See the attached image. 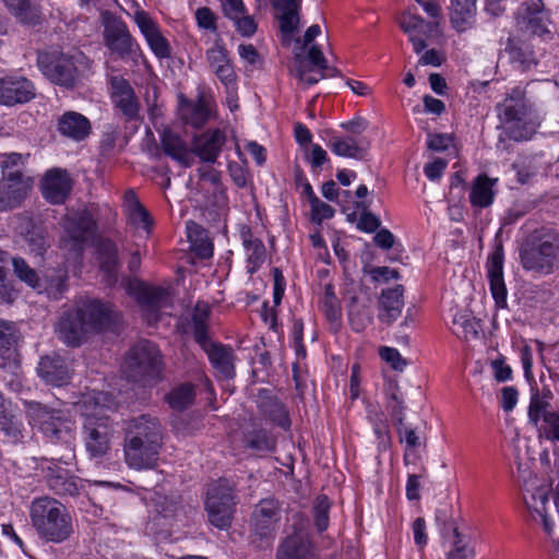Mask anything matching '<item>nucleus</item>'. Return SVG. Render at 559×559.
Returning <instances> with one entry per match:
<instances>
[{
    "mask_svg": "<svg viewBox=\"0 0 559 559\" xmlns=\"http://www.w3.org/2000/svg\"><path fill=\"white\" fill-rule=\"evenodd\" d=\"M106 395L102 392L85 396L78 406L84 416L83 440L91 459H103L111 448L116 432L114 423L104 414Z\"/></svg>",
    "mask_w": 559,
    "mask_h": 559,
    "instance_id": "1",
    "label": "nucleus"
},
{
    "mask_svg": "<svg viewBox=\"0 0 559 559\" xmlns=\"http://www.w3.org/2000/svg\"><path fill=\"white\" fill-rule=\"evenodd\" d=\"M29 519L38 537L47 543H62L73 533L68 509L52 497L34 499L29 507Z\"/></svg>",
    "mask_w": 559,
    "mask_h": 559,
    "instance_id": "2",
    "label": "nucleus"
},
{
    "mask_svg": "<svg viewBox=\"0 0 559 559\" xmlns=\"http://www.w3.org/2000/svg\"><path fill=\"white\" fill-rule=\"evenodd\" d=\"M520 262L526 271L551 274L559 262V231L550 227L532 231L520 246Z\"/></svg>",
    "mask_w": 559,
    "mask_h": 559,
    "instance_id": "3",
    "label": "nucleus"
},
{
    "mask_svg": "<svg viewBox=\"0 0 559 559\" xmlns=\"http://www.w3.org/2000/svg\"><path fill=\"white\" fill-rule=\"evenodd\" d=\"M121 285L135 299L148 324L157 323L171 307L170 285H155L138 277L123 278Z\"/></svg>",
    "mask_w": 559,
    "mask_h": 559,
    "instance_id": "4",
    "label": "nucleus"
},
{
    "mask_svg": "<svg viewBox=\"0 0 559 559\" xmlns=\"http://www.w3.org/2000/svg\"><path fill=\"white\" fill-rule=\"evenodd\" d=\"M162 358L157 346L146 340L133 345L124 358L123 372L133 382L146 385L162 373Z\"/></svg>",
    "mask_w": 559,
    "mask_h": 559,
    "instance_id": "5",
    "label": "nucleus"
},
{
    "mask_svg": "<svg viewBox=\"0 0 559 559\" xmlns=\"http://www.w3.org/2000/svg\"><path fill=\"white\" fill-rule=\"evenodd\" d=\"M29 421L38 427L51 442H62L67 449H72V421L63 411L52 409L37 402L27 406Z\"/></svg>",
    "mask_w": 559,
    "mask_h": 559,
    "instance_id": "6",
    "label": "nucleus"
},
{
    "mask_svg": "<svg viewBox=\"0 0 559 559\" xmlns=\"http://www.w3.org/2000/svg\"><path fill=\"white\" fill-rule=\"evenodd\" d=\"M83 59V53L79 51L74 53L51 51L38 57V66L50 82L69 88L73 87L79 80Z\"/></svg>",
    "mask_w": 559,
    "mask_h": 559,
    "instance_id": "7",
    "label": "nucleus"
},
{
    "mask_svg": "<svg viewBox=\"0 0 559 559\" xmlns=\"http://www.w3.org/2000/svg\"><path fill=\"white\" fill-rule=\"evenodd\" d=\"M234 499V485L229 480L221 478L209 486L205 509L212 525L219 530L231 525Z\"/></svg>",
    "mask_w": 559,
    "mask_h": 559,
    "instance_id": "8",
    "label": "nucleus"
},
{
    "mask_svg": "<svg viewBox=\"0 0 559 559\" xmlns=\"http://www.w3.org/2000/svg\"><path fill=\"white\" fill-rule=\"evenodd\" d=\"M73 459L72 449L68 450V454L60 459L52 457L45 460L43 463V472L47 486L58 496H78L83 489L82 480L72 474L63 464L68 465Z\"/></svg>",
    "mask_w": 559,
    "mask_h": 559,
    "instance_id": "9",
    "label": "nucleus"
},
{
    "mask_svg": "<svg viewBox=\"0 0 559 559\" xmlns=\"http://www.w3.org/2000/svg\"><path fill=\"white\" fill-rule=\"evenodd\" d=\"M61 241L69 250L80 252L84 245L94 236L96 222L90 211L83 210L68 214L62 223Z\"/></svg>",
    "mask_w": 559,
    "mask_h": 559,
    "instance_id": "10",
    "label": "nucleus"
},
{
    "mask_svg": "<svg viewBox=\"0 0 559 559\" xmlns=\"http://www.w3.org/2000/svg\"><path fill=\"white\" fill-rule=\"evenodd\" d=\"M104 40L105 45L123 60L135 61L139 57V46L121 19L110 14L104 16Z\"/></svg>",
    "mask_w": 559,
    "mask_h": 559,
    "instance_id": "11",
    "label": "nucleus"
},
{
    "mask_svg": "<svg viewBox=\"0 0 559 559\" xmlns=\"http://www.w3.org/2000/svg\"><path fill=\"white\" fill-rule=\"evenodd\" d=\"M278 520V503L273 499L261 500L251 518V542L259 548L269 546Z\"/></svg>",
    "mask_w": 559,
    "mask_h": 559,
    "instance_id": "12",
    "label": "nucleus"
},
{
    "mask_svg": "<svg viewBox=\"0 0 559 559\" xmlns=\"http://www.w3.org/2000/svg\"><path fill=\"white\" fill-rule=\"evenodd\" d=\"M153 515L147 531L157 545L170 544L175 522V502L171 498L155 492L153 498Z\"/></svg>",
    "mask_w": 559,
    "mask_h": 559,
    "instance_id": "13",
    "label": "nucleus"
},
{
    "mask_svg": "<svg viewBox=\"0 0 559 559\" xmlns=\"http://www.w3.org/2000/svg\"><path fill=\"white\" fill-rule=\"evenodd\" d=\"M306 528L307 521L301 515H295L293 532L280 544L276 559H313L311 543Z\"/></svg>",
    "mask_w": 559,
    "mask_h": 559,
    "instance_id": "14",
    "label": "nucleus"
},
{
    "mask_svg": "<svg viewBox=\"0 0 559 559\" xmlns=\"http://www.w3.org/2000/svg\"><path fill=\"white\" fill-rule=\"evenodd\" d=\"M212 310L207 302L199 300L194 307L181 314L179 330L182 334L191 335L199 346H204L211 340L210 319Z\"/></svg>",
    "mask_w": 559,
    "mask_h": 559,
    "instance_id": "15",
    "label": "nucleus"
},
{
    "mask_svg": "<svg viewBox=\"0 0 559 559\" xmlns=\"http://www.w3.org/2000/svg\"><path fill=\"white\" fill-rule=\"evenodd\" d=\"M76 309L84 319L90 332L110 329L119 320V312L112 305L98 299H85L76 304Z\"/></svg>",
    "mask_w": 559,
    "mask_h": 559,
    "instance_id": "16",
    "label": "nucleus"
},
{
    "mask_svg": "<svg viewBox=\"0 0 559 559\" xmlns=\"http://www.w3.org/2000/svg\"><path fill=\"white\" fill-rule=\"evenodd\" d=\"M322 70H328V61L317 45L309 48L307 56L295 55L293 72L300 82L307 85L318 83L324 78Z\"/></svg>",
    "mask_w": 559,
    "mask_h": 559,
    "instance_id": "17",
    "label": "nucleus"
},
{
    "mask_svg": "<svg viewBox=\"0 0 559 559\" xmlns=\"http://www.w3.org/2000/svg\"><path fill=\"white\" fill-rule=\"evenodd\" d=\"M35 97V87L25 76L7 75L0 78V104L14 106Z\"/></svg>",
    "mask_w": 559,
    "mask_h": 559,
    "instance_id": "18",
    "label": "nucleus"
},
{
    "mask_svg": "<svg viewBox=\"0 0 559 559\" xmlns=\"http://www.w3.org/2000/svg\"><path fill=\"white\" fill-rule=\"evenodd\" d=\"M72 190V179L66 169L46 171L41 181L43 197L51 204H63Z\"/></svg>",
    "mask_w": 559,
    "mask_h": 559,
    "instance_id": "19",
    "label": "nucleus"
},
{
    "mask_svg": "<svg viewBox=\"0 0 559 559\" xmlns=\"http://www.w3.org/2000/svg\"><path fill=\"white\" fill-rule=\"evenodd\" d=\"M124 440L138 437L140 441L162 447L163 430L159 421L150 415H141L124 423Z\"/></svg>",
    "mask_w": 559,
    "mask_h": 559,
    "instance_id": "20",
    "label": "nucleus"
},
{
    "mask_svg": "<svg viewBox=\"0 0 559 559\" xmlns=\"http://www.w3.org/2000/svg\"><path fill=\"white\" fill-rule=\"evenodd\" d=\"M496 108L500 124L507 121L512 122L515 118L537 111L534 105L526 98L525 90L520 86L513 87Z\"/></svg>",
    "mask_w": 559,
    "mask_h": 559,
    "instance_id": "21",
    "label": "nucleus"
},
{
    "mask_svg": "<svg viewBox=\"0 0 559 559\" xmlns=\"http://www.w3.org/2000/svg\"><path fill=\"white\" fill-rule=\"evenodd\" d=\"M27 190L28 186L24 182L21 170L7 173L0 180V210L7 211L20 206Z\"/></svg>",
    "mask_w": 559,
    "mask_h": 559,
    "instance_id": "22",
    "label": "nucleus"
},
{
    "mask_svg": "<svg viewBox=\"0 0 559 559\" xmlns=\"http://www.w3.org/2000/svg\"><path fill=\"white\" fill-rule=\"evenodd\" d=\"M111 98L117 108L128 119L139 117L140 103L130 83L120 75L110 79Z\"/></svg>",
    "mask_w": 559,
    "mask_h": 559,
    "instance_id": "23",
    "label": "nucleus"
},
{
    "mask_svg": "<svg viewBox=\"0 0 559 559\" xmlns=\"http://www.w3.org/2000/svg\"><path fill=\"white\" fill-rule=\"evenodd\" d=\"M177 115L186 126L200 129L207 123L212 117L211 104L200 94L195 102L188 100L182 95L178 96Z\"/></svg>",
    "mask_w": 559,
    "mask_h": 559,
    "instance_id": "24",
    "label": "nucleus"
},
{
    "mask_svg": "<svg viewBox=\"0 0 559 559\" xmlns=\"http://www.w3.org/2000/svg\"><path fill=\"white\" fill-rule=\"evenodd\" d=\"M162 447L140 441L138 437L124 440V459L135 469L151 468L155 465Z\"/></svg>",
    "mask_w": 559,
    "mask_h": 559,
    "instance_id": "25",
    "label": "nucleus"
},
{
    "mask_svg": "<svg viewBox=\"0 0 559 559\" xmlns=\"http://www.w3.org/2000/svg\"><path fill=\"white\" fill-rule=\"evenodd\" d=\"M270 2L276 11L275 17L278 21L283 40L289 43L300 23L301 0H270Z\"/></svg>",
    "mask_w": 559,
    "mask_h": 559,
    "instance_id": "26",
    "label": "nucleus"
},
{
    "mask_svg": "<svg viewBox=\"0 0 559 559\" xmlns=\"http://www.w3.org/2000/svg\"><path fill=\"white\" fill-rule=\"evenodd\" d=\"M201 348L206 353L212 367L221 378L233 379L236 376V356L230 346L210 340Z\"/></svg>",
    "mask_w": 559,
    "mask_h": 559,
    "instance_id": "27",
    "label": "nucleus"
},
{
    "mask_svg": "<svg viewBox=\"0 0 559 559\" xmlns=\"http://www.w3.org/2000/svg\"><path fill=\"white\" fill-rule=\"evenodd\" d=\"M226 134L223 130L206 131L194 138L192 152L205 163L213 164L219 156L226 143Z\"/></svg>",
    "mask_w": 559,
    "mask_h": 559,
    "instance_id": "28",
    "label": "nucleus"
},
{
    "mask_svg": "<svg viewBox=\"0 0 559 559\" xmlns=\"http://www.w3.org/2000/svg\"><path fill=\"white\" fill-rule=\"evenodd\" d=\"M57 331L59 337L68 345L79 346L86 334L90 333L84 319L78 311L76 307L63 313L61 317Z\"/></svg>",
    "mask_w": 559,
    "mask_h": 559,
    "instance_id": "29",
    "label": "nucleus"
},
{
    "mask_svg": "<svg viewBox=\"0 0 559 559\" xmlns=\"http://www.w3.org/2000/svg\"><path fill=\"white\" fill-rule=\"evenodd\" d=\"M19 330L13 322L0 320V366L13 369L17 366Z\"/></svg>",
    "mask_w": 559,
    "mask_h": 559,
    "instance_id": "30",
    "label": "nucleus"
},
{
    "mask_svg": "<svg viewBox=\"0 0 559 559\" xmlns=\"http://www.w3.org/2000/svg\"><path fill=\"white\" fill-rule=\"evenodd\" d=\"M488 280L496 305L499 308H506L507 288L503 281V251L501 247L497 248L489 258Z\"/></svg>",
    "mask_w": 559,
    "mask_h": 559,
    "instance_id": "31",
    "label": "nucleus"
},
{
    "mask_svg": "<svg viewBox=\"0 0 559 559\" xmlns=\"http://www.w3.org/2000/svg\"><path fill=\"white\" fill-rule=\"evenodd\" d=\"M369 141L365 136L333 135L328 146L331 151L342 157L364 159L369 150Z\"/></svg>",
    "mask_w": 559,
    "mask_h": 559,
    "instance_id": "32",
    "label": "nucleus"
},
{
    "mask_svg": "<svg viewBox=\"0 0 559 559\" xmlns=\"http://www.w3.org/2000/svg\"><path fill=\"white\" fill-rule=\"evenodd\" d=\"M38 374L46 383L57 386L67 384L70 379L66 360L57 354L41 357L38 365Z\"/></svg>",
    "mask_w": 559,
    "mask_h": 559,
    "instance_id": "33",
    "label": "nucleus"
},
{
    "mask_svg": "<svg viewBox=\"0 0 559 559\" xmlns=\"http://www.w3.org/2000/svg\"><path fill=\"white\" fill-rule=\"evenodd\" d=\"M540 116L537 111L515 118L512 122L507 121L500 124L503 133L515 142L528 141L536 133L540 126Z\"/></svg>",
    "mask_w": 559,
    "mask_h": 559,
    "instance_id": "34",
    "label": "nucleus"
},
{
    "mask_svg": "<svg viewBox=\"0 0 559 559\" xmlns=\"http://www.w3.org/2000/svg\"><path fill=\"white\" fill-rule=\"evenodd\" d=\"M186 235L190 243V253L200 260H207L213 257L214 245L203 226L193 221H188L186 224Z\"/></svg>",
    "mask_w": 559,
    "mask_h": 559,
    "instance_id": "35",
    "label": "nucleus"
},
{
    "mask_svg": "<svg viewBox=\"0 0 559 559\" xmlns=\"http://www.w3.org/2000/svg\"><path fill=\"white\" fill-rule=\"evenodd\" d=\"M404 287L396 285L394 288L383 289L379 299L380 321L392 324L402 313Z\"/></svg>",
    "mask_w": 559,
    "mask_h": 559,
    "instance_id": "36",
    "label": "nucleus"
},
{
    "mask_svg": "<svg viewBox=\"0 0 559 559\" xmlns=\"http://www.w3.org/2000/svg\"><path fill=\"white\" fill-rule=\"evenodd\" d=\"M524 5L525 12L518 17L519 27L531 35L539 37L548 34L549 31L545 19L538 15L544 9L543 1L532 0L531 3H525Z\"/></svg>",
    "mask_w": 559,
    "mask_h": 559,
    "instance_id": "37",
    "label": "nucleus"
},
{
    "mask_svg": "<svg viewBox=\"0 0 559 559\" xmlns=\"http://www.w3.org/2000/svg\"><path fill=\"white\" fill-rule=\"evenodd\" d=\"M58 131L74 141H82L91 132V123L86 117L76 111H67L58 119Z\"/></svg>",
    "mask_w": 559,
    "mask_h": 559,
    "instance_id": "38",
    "label": "nucleus"
},
{
    "mask_svg": "<svg viewBox=\"0 0 559 559\" xmlns=\"http://www.w3.org/2000/svg\"><path fill=\"white\" fill-rule=\"evenodd\" d=\"M476 16V0H451L450 21L457 32L469 29Z\"/></svg>",
    "mask_w": 559,
    "mask_h": 559,
    "instance_id": "39",
    "label": "nucleus"
},
{
    "mask_svg": "<svg viewBox=\"0 0 559 559\" xmlns=\"http://www.w3.org/2000/svg\"><path fill=\"white\" fill-rule=\"evenodd\" d=\"M123 206L130 224L136 229H143L148 234L152 225V218L146 209L141 204L133 190H128L124 193Z\"/></svg>",
    "mask_w": 559,
    "mask_h": 559,
    "instance_id": "40",
    "label": "nucleus"
},
{
    "mask_svg": "<svg viewBox=\"0 0 559 559\" xmlns=\"http://www.w3.org/2000/svg\"><path fill=\"white\" fill-rule=\"evenodd\" d=\"M98 260L100 269L108 276V284L114 285L117 283V272L120 267V261L118 257V248L110 239H103L98 242Z\"/></svg>",
    "mask_w": 559,
    "mask_h": 559,
    "instance_id": "41",
    "label": "nucleus"
},
{
    "mask_svg": "<svg viewBox=\"0 0 559 559\" xmlns=\"http://www.w3.org/2000/svg\"><path fill=\"white\" fill-rule=\"evenodd\" d=\"M259 409L265 418L270 419L284 430H288L290 428L292 421L289 419L288 412L278 399L274 396L261 397L259 401Z\"/></svg>",
    "mask_w": 559,
    "mask_h": 559,
    "instance_id": "42",
    "label": "nucleus"
},
{
    "mask_svg": "<svg viewBox=\"0 0 559 559\" xmlns=\"http://www.w3.org/2000/svg\"><path fill=\"white\" fill-rule=\"evenodd\" d=\"M496 181L497 179H491L485 174L477 176L469 193L471 204L480 209L491 205L495 198L493 186Z\"/></svg>",
    "mask_w": 559,
    "mask_h": 559,
    "instance_id": "43",
    "label": "nucleus"
},
{
    "mask_svg": "<svg viewBox=\"0 0 559 559\" xmlns=\"http://www.w3.org/2000/svg\"><path fill=\"white\" fill-rule=\"evenodd\" d=\"M4 3L20 23L27 25L40 23V10L33 0H4Z\"/></svg>",
    "mask_w": 559,
    "mask_h": 559,
    "instance_id": "44",
    "label": "nucleus"
},
{
    "mask_svg": "<svg viewBox=\"0 0 559 559\" xmlns=\"http://www.w3.org/2000/svg\"><path fill=\"white\" fill-rule=\"evenodd\" d=\"M397 23L408 37L417 34L429 37L437 26L436 23L425 21L421 16L413 14L408 10L400 15Z\"/></svg>",
    "mask_w": 559,
    "mask_h": 559,
    "instance_id": "45",
    "label": "nucleus"
},
{
    "mask_svg": "<svg viewBox=\"0 0 559 559\" xmlns=\"http://www.w3.org/2000/svg\"><path fill=\"white\" fill-rule=\"evenodd\" d=\"M385 395L388 399L386 407L390 411V415L393 419L399 436L402 437V426L405 419V406L396 382L389 383L388 388L385 389Z\"/></svg>",
    "mask_w": 559,
    "mask_h": 559,
    "instance_id": "46",
    "label": "nucleus"
},
{
    "mask_svg": "<svg viewBox=\"0 0 559 559\" xmlns=\"http://www.w3.org/2000/svg\"><path fill=\"white\" fill-rule=\"evenodd\" d=\"M241 239L248 254V264L251 265L250 272H253L264 261V245L260 239L253 237L248 227L241 229Z\"/></svg>",
    "mask_w": 559,
    "mask_h": 559,
    "instance_id": "47",
    "label": "nucleus"
},
{
    "mask_svg": "<svg viewBox=\"0 0 559 559\" xmlns=\"http://www.w3.org/2000/svg\"><path fill=\"white\" fill-rule=\"evenodd\" d=\"M507 51L513 62H518L523 69H530L536 64V56L530 45L515 38H509Z\"/></svg>",
    "mask_w": 559,
    "mask_h": 559,
    "instance_id": "48",
    "label": "nucleus"
},
{
    "mask_svg": "<svg viewBox=\"0 0 559 559\" xmlns=\"http://www.w3.org/2000/svg\"><path fill=\"white\" fill-rule=\"evenodd\" d=\"M479 328V322H477L475 318L465 313L455 314L452 321L453 333L464 341L477 338Z\"/></svg>",
    "mask_w": 559,
    "mask_h": 559,
    "instance_id": "49",
    "label": "nucleus"
},
{
    "mask_svg": "<svg viewBox=\"0 0 559 559\" xmlns=\"http://www.w3.org/2000/svg\"><path fill=\"white\" fill-rule=\"evenodd\" d=\"M67 271L62 269L47 272L41 282V290L44 289L49 297L58 299L67 289Z\"/></svg>",
    "mask_w": 559,
    "mask_h": 559,
    "instance_id": "50",
    "label": "nucleus"
},
{
    "mask_svg": "<svg viewBox=\"0 0 559 559\" xmlns=\"http://www.w3.org/2000/svg\"><path fill=\"white\" fill-rule=\"evenodd\" d=\"M246 447L258 452H270L275 449L276 440L265 429H257L245 433Z\"/></svg>",
    "mask_w": 559,
    "mask_h": 559,
    "instance_id": "51",
    "label": "nucleus"
},
{
    "mask_svg": "<svg viewBox=\"0 0 559 559\" xmlns=\"http://www.w3.org/2000/svg\"><path fill=\"white\" fill-rule=\"evenodd\" d=\"M24 240L31 253L43 255L49 247L46 229L39 225H33L25 234Z\"/></svg>",
    "mask_w": 559,
    "mask_h": 559,
    "instance_id": "52",
    "label": "nucleus"
},
{
    "mask_svg": "<svg viewBox=\"0 0 559 559\" xmlns=\"http://www.w3.org/2000/svg\"><path fill=\"white\" fill-rule=\"evenodd\" d=\"M9 254L4 251H0V301L5 304H12L17 297V292L12 285V281L9 277V270L7 267Z\"/></svg>",
    "mask_w": 559,
    "mask_h": 559,
    "instance_id": "53",
    "label": "nucleus"
},
{
    "mask_svg": "<svg viewBox=\"0 0 559 559\" xmlns=\"http://www.w3.org/2000/svg\"><path fill=\"white\" fill-rule=\"evenodd\" d=\"M453 530L452 549L447 554V559H473L475 550L471 546L468 536L462 534L456 526Z\"/></svg>",
    "mask_w": 559,
    "mask_h": 559,
    "instance_id": "54",
    "label": "nucleus"
},
{
    "mask_svg": "<svg viewBox=\"0 0 559 559\" xmlns=\"http://www.w3.org/2000/svg\"><path fill=\"white\" fill-rule=\"evenodd\" d=\"M12 265L19 280L26 283L29 287L37 289L39 293L41 292V281L37 272L32 269L24 259L19 257L12 258Z\"/></svg>",
    "mask_w": 559,
    "mask_h": 559,
    "instance_id": "55",
    "label": "nucleus"
},
{
    "mask_svg": "<svg viewBox=\"0 0 559 559\" xmlns=\"http://www.w3.org/2000/svg\"><path fill=\"white\" fill-rule=\"evenodd\" d=\"M322 309L325 317L331 322H336L341 318L340 301L334 293V287L332 284H326L324 287Z\"/></svg>",
    "mask_w": 559,
    "mask_h": 559,
    "instance_id": "56",
    "label": "nucleus"
},
{
    "mask_svg": "<svg viewBox=\"0 0 559 559\" xmlns=\"http://www.w3.org/2000/svg\"><path fill=\"white\" fill-rule=\"evenodd\" d=\"M331 503L329 498L324 495L319 496L316 499L313 507L314 525L319 532H323L329 526V511Z\"/></svg>",
    "mask_w": 559,
    "mask_h": 559,
    "instance_id": "57",
    "label": "nucleus"
},
{
    "mask_svg": "<svg viewBox=\"0 0 559 559\" xmlns=\"http://www.w3.org/2000/svg\"><path fill=\"white\" fill-rule=\"evenodd\" d=\"M356 207L361 211L357 227L366 233L376 231L380 227L381 221L369 211V204L360 201L356 203Z\"/></svg>",
    "mask_w": 559,
    "mask_h": 559,
    "instance_id": "58",
    "label": "nucleus"
},
{
    "mask_svg": "<svg viewBox=\"0 0 559 559\" xmlns=\"http://www.w3.org/2000/svg\"><path fill=\"white\" fill-rule=\"evenodd\" d=\"M206 60L213 70L230 61L228 50L223 45L222 39L215 40L213 47L206 51Z\"/></svg>",
    "mask_w": 559,
    "mask_h": 559,
    "instance_id": "59",
    "label": "nucleus"
},
{
    "mask_svg": "<svg viewBox=\"0 0 559 559\" xmlns=\"http://www.w3.org/2000/svg\"><path fill=\"white\" fill-rule=\"evenodd\" d=\"M311 219L316 224H321L322 221L332 218L334 216V209L328 203L321 201L318 197L310 200Z\"/></svg>",
    "mask_w": 559,
    "mask_h": 559,
    "instance_id": "60",
    "label": "nucleus"
},
{
    "mask_svg": "<svg viewBox=\"0 0 559 559\" xmlns=\"http://www.w3.org/2000/svg\"><path fill=\"white\" fill-rule=\"evenodd\" d=\"M148 46L158 58H167L170 55V45L168 40L158 31L145 37Z\"/></svg>",
    "mask_w": 559,
    "mask_h": 559,
    "instance_id": "61",
    "label": "nucleus"
},
{
    "mask_svg": "<svg viewBox=\"0 0 559 559\" xmlns=\"http://www.w3.org/2000/svg\"><path fill=\"white\" fill-rule=\"evenodd\" d=\"M195 400V385L189 382L177 385V411L185 409Z\"/></svg>",
    "mask_w": 559,
    "mask_h": 559,
    "instance_id": "62",
    "label": "nucleus"
},
{
    "mask_svg": "<svg viewBox=\"0 0 559 559\" xmlns=\"http://www.w3.org/2000/svg\"><path fill=\"white\" fill-rule=\"evenodd\" d=\"M548 491L538 488L535 492L532 493L531 500H526V506L532 513L544 515L546 514V504L548 503Z\"/></svg>",
    "mask_w": 559,
    "mask_h": 559,
    "instance_id": "63",
    "label": "nucleus"
},
{
    "mask_svg": "<svg viewBox=\"0 0 559 559\" xmlns=\"http://www.w3.org/2000/svg\"><path fill=\"white\" fill-rule=\"evenodd\" d=\"M236 31L243 37H251L258 28V24L253 16L247 12L233 20Z\"/></svg>",
    "mask_w": 559,
    "mask_h": 559,
    "instance_id": "64",
    "label": "nucleus"
}]
</instances>
